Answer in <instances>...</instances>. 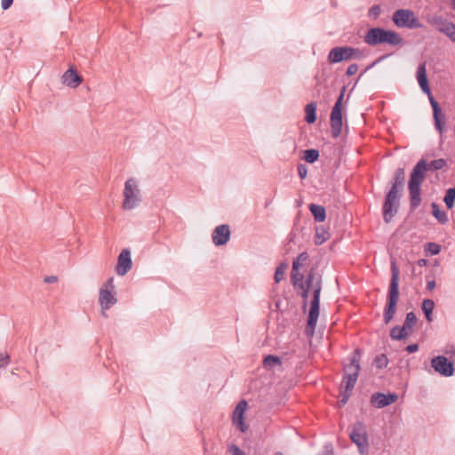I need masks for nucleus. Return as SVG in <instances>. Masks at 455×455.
Returning <instances> with one entry per match:
<instances>
[{
    "mask_svg": "<svg viewBox=\"0 0 455 455\" xmlns=\"http://www.w3.org/2000/svg\"><path fill=\"white\" fill-rule=\"evenodd\" d=\"M404 183L405 171L403 168H397L391 180V188L387 193L382 206L383 220L386 223H389L398 212Z\"/></svg>",
    "mask_w": 455,
    "mask_h": 455,
    "instance_id": "f257e3e1",
    "label": "nucleus"
},
{
    "mask_svg": "<svg viewBox=\"0 0 455 455\" xmlns=\"http://www.w3.org/2000/svg\"><path fill=\"white\" fill-rule=\"evenodd\" d=\"M427 170V163L424 159H420L411 172L408 182V190L410 209L411 212L415 211L421 204L420 188L425 180V174Z\"/></svg>",
    "mask_w": 455,
    "mask_h": 455,
    "instance_id": "f03ea898",
    "label": "nucleus"
},
{
    "mask_svg": "<svg viewBox=\"0 0 455 455\" xmlns=\"http://www.w3.org/2000/svg\"><path fill=\"white\" fill-rule=\"evenodd\" d=\"M399 269L395 261L391 262V280L387 292V301L384 308L383 320L386 324L389 323L396 312V306L399 300Z\"/></svg>",
    "mask_w": 455,
    "mask_h": 455,
    "instance_id": "7ed1b4c3",
    "label": "nucleus"
},
{
    "mask_svg": "<svg viewBox=\"0 0 455 455\" xmlns=\"http://www.w3.org/2000/svg\"><path fill=\"white\" fill-rule=\"evenodd\" d=\"M363 41L370 46H375L383 44L397 46L403 44V39L399 33L394 30H388L378 27L368 29L364 36Z\"/></svg>",
    "mask_w": 455,
    "mask_h": 455,
    "instance_id": "20e7f679",
    "label": "nucleus"
},
{
    "mask_svg": "<svg viewBox=\"0 0 455 455\" xmlns=\"http://www.w3.org/2000/svg\"><path fill=\"white\" fill-rule=\"evenodd\" d=\"M392 21L397 28L409 29L423 28V24L419 21L415 12L410 9L396 10L392 15Z\"/></svg>",
    "mask_w": 455,
    "mask_h": 455,
    "instance_id": "39448f33",
    "label": "nucleus"
},
{
    "mask_svg": "<svg viewBox=\"0 0 455 455\" xmlns=\"http://www.w3.org/2000/svg\"><path fill=\"white\" fill-rule=\"evenodd\" d=\"M140 190L137 180L134 178L128 179L124 183L123 208L132 210L140 204Z\"/></svg>",
    "mask_w": 455,
    "mask_h": 455,
    "instance_id": "423d86ee",
    "label": "nucleus"
},
{
    "mask_svg": "<svg viewBox=\"0 0 455 455\" xmlns=\"http://www.w3.org/2000/svg\"><path fill=\"white\" fill-rule=\"evenodd\" d=\"M363 57V52L358 48L351 46H337L332 48L328 54L330 63H339L344 60H359Z\"/></svg>",
    "mask_w": 455,
    "mask_h": 455,
    "instance_id": "0eeeda50",
    "label": "nucleus"
},
{
    "mask_svg": "<svg viewBox=\"0 0 455 455\" xmlns=\"http://www.w3.org/2000/svg\"><path fill=\"white\" fill-rule=\"evenodd\" d=\"M346 86H343L340 93L331 112V132L333 138H338L340 135L342 129V102Z\"/></svg>",
    "mask_w": 455,
    "mask_h": 455,
    "instance_id": "6e6552de",
    "label": "nucleus"
},
{
    "mask_svg": "<svg viewBox=\"0 0 455 455\" xmlns=\"http://www.w3.org/2000/svg\"><path fill=\"white\" fill-rule=\"evenodd\" d=\"M351 441L357 446L361 454H364L369 450V442L366 426L362 421H357L353 425L349 433Z\"/></svg>",
    "mask_w": 455,
    "mask_h": 455,
    "instance_id": "1a4fd4ad",
    "label": "nucleus"
},
{
    "mask_svg": "<svg viewBox=\"0 0 455 455\" xmlns=\"http://www.w3.org/2000/svg\"><path fill=\"white\" fill-rule=\"evenodd\" d=\"M319 309H320V297L316 293L315 296H313L310 308L307 315V326H306V334L309 337H312L315 333V330L316 327L317 320L319 317Z\"/></svg>",
    "mask_w": 455,
    "mask_h": 455,
    "instance_id": "9d476101",
    "label": "nucleus"
},
{
    "mask_svg": "<svg viewBox=\"0 0 455 455\" xmlns=\"http://www.w3.org/2000/svg\"><path fill=\"white\" fill-rule=\"evenodd\" d=\"M431 366L436 372L444 377L452 376L455 371L454 363L443 355H437L432 358Z\"/></svg>",
    "mask_w": 455,
    "mask_h": 455,
    "instance_id": "9b49d317",
    "label": "nucleus"
},
{
    "mask_svg": "<svg viewBox=\"0 0 455 455\" xmlns=\"http://www.w3.org/2000/svg\"><path fill=\"white\" fill-rule=\"evenodd\" d=\"M248 403L245 400H241L235 406L232 415V424L241 432L244 433L248 429V426L244 421V412Z\"/></svg>",
    "mask_w": 455,
    "mask_h": 455,
    "instance_id": "f8f14e48",
    "label": "nucleus"
},
{
    "mask_svg": "<svg viewBox=\"0 0 455 455\" xmlns=\"http://www.w3.org/2000/svg\"><path fill=\"white\" fill-rule=\"evenodd\" d=\"M299 287H305L313 291V296L318 294L320 297L322 291V276L312 267L307 273L305 281L299 284Z\"/></svg>",
    "mask_w": 455,
    "mask_h": 455,
    "instance_id": "ddd939ff",
    "label": "nucleus"
},
{
    "mask_svg": "<svg viewBox=\"0 0 455 455\" xmlns=\"http://www.w3.org/2000/svg\"><path fill=\"white\" fill-rule=\"evenodd\" d=\"M398 400V395L395 393H380L377 392L371 396V404L378 409L387 407Z\"/></svg>",
    "mask_w": 455,
    "mask_h": 455,
    "instance_id": "4468645a",
    "label": "nucleus"
},
{
    "mask_svg": "<svg viewBox=\"0 0 455 455\" xmlns=\"http://www.w3.org/2000/svg\"><path fill=\"white\" fill-rule=\"evenodd\" d=\"M132 261L131 257V251L129 249H124L120 252L117 259V265L116 272L118 275H124L132 268Z\"/></svg>",
    "mask_w": 455,
    "mask_h": 455,
    "instance_id": "2eb2a0df",
    "label": "nucleus"
},
{
    "mask_svg": "<svg viewBox=\"0 0 455 455\" xmlns=\"http://www.w3.org/2000/svg\"><path fill=\"white\" fill-rule=\"evenodd\" d=\"M360 369V350L356 348L350 357V363L344 366V375L358 379Z\"/></svg>",
    "mask_w": 455,
    "mask_h": 455,
    "instance_id": "dca6fc26",
    "label": "nucleus"
},
{
    "mask_svg": "<svg viewBox=\"0 0 455 455\" xmlns=\"http://www.w3.org/2000/svg\"><path fill=\"white\" fill-rule=\"evenodd\" d=\"M356 381L357 379L347 377L345 375L343 376V379L340 386L341 395L339 401V406H344L347 403L351 392L356 384Z\"/></svg>",
    "mask_w": 455,
    "mask_h": 455,
    "instance_id": "f3484780",
    "label": "nucleus"
},
{
    "mask_svg": "<svg viewBox=\"0 0 455 455\" xmlns=\"http://www.w3.org/2000/svg\"><path fill=\"white\" fill-rule=\"evenodd\" d=\"M431 107L433 109V117H434L435 129L438 131V132L442 136L444 132L445 116L443 114L441 107L437 101L432 102Z\"/></svg>",
    "mask_w": 455,
    "mask_h": 455,
    "instance_id": "a211bd4d",
    "label": "nucleus"
},
{
    "mask_svg": "<svg viewBox=\"0 0 455 455\" xmlns=\"http://www.w3.org/2000/svg\"><path fill=\"white\" fill-rule=\"evenodd\" d=\"M117 302L115 295L107 289H100L99 293V303L103 311L108 310L113 305Z\"/></svg>",
    "mask_w": 455,
    "mask_h": 455,
    "instance_id": "6ab92c4d",
    "label": "nucleus"
},
{
    "mask_svg": "<svg viewBox=\"0 0 455 455\" xmlns=\"http://www.w3.org/2000/svg\"><path fill=\"white\" fill-rule=\"evenodd\" d=\"M212 243L216 246H220L228 242V224L218 226L212 232Z\"/></svg>",
    "mask_w": 455,
    "mask_h": 455,
    "instance_id": "aec40b11",
    "label": "nucleus"
},
{
    "mask_svg": "<svg viewBox=\"0 0 455 455\" xmlns=\"http://www.w3.org/2000/svg\"><path fill=\"white\" fill-rule=\"evenodd\" d=\"M417 81L422 92L430 94V87L427 76L426 62L420 63L417 69Z\"/></svg>",
    "mask_w": 455,
    "mask_h": 455,
    "instance_id": "412c9836",
    "label": "nucleus"
},
{
    "mask_svg": "<svg viewBox=\"0 0 455 455\" xmlns=\"http://www.w3.org/2000/svg\"><path fill=\"white\" fill-rule=\"evenodd\" d=\"M62 81L70 88H76L83 79L72 68L68 69L62 76Z\"/></svg>",
    "mask_w": 455,
    "mask_h": 455,
    "instance_id": "4be33fe9",
    "label": "nucleus"
},
{
    "mask_svg": "<svg viewBox=\"0 0 455 455\" xmlns=\"http://www.w3.org/2000/svg\"><path fill=\"white\" fill-rule=\"evenodd\" d=\"M309 211L316 222H323L325 220L326 211L323 206L311 204H309Z\"/></svg>",
    "mask_w": 455,
    "mask_h": 455,
    "instance_id": "5701e85b",
    "label": "nucleus"
},
{
    "mask_svg": "<svg viewBox=\"0 0 455 455\" xmlns=\"http://www.w3.org/2000/svg\"><path fill=\"white\" fill-rule=\"evenodd\" d=\"M316 108L317 103L315 101H311L305 107V121L307 124H314L316 121Z\"/></svg>",
    "mask_w": 455,
    "mask_h": 455,
    "instance_id": "b1692460",
    "label": "nucleus"
},
{
    "mask_svg": "<svg viewBox=\"0 0 455 455\" xmlns=\"http://www.w3.org/2000/svg\"><path fill=\"white\" fill-rule=\"evenodd\" d=\"M434 307H435L434 300H432L430 299H426L423 300L422 305H421V309L425 315L426 319L428 322L433 321L432 314H433Z\"/></svg>",
    "mask_w": 455,
    "mask_h": 455,
    "instance_id": "393cba45",
    "label": "nucleus"
},
{
    "mask_svg": "<svg viewBox=\"0 0 455 455\" xmlns=\"http://www.w3.org/2000/svg\"><path fill=\"white\" fill-rule=\"evenodd\" d=\"M409 331L403 326L395 325L390 330V338L393 340H402L409 335Z\"/></svg>",
    "mask_w": 455,
    "mask_h": 455,
    "instance_id": "a878e982",
    "label": "nucleus"
},
{
    "mask_svg": "<svg viewBox=\"0 0 455 455\" xmlns=\"http://www.w3.org/2000/svg\"><path fill=\"white\" fill-rule=\"evenodd\" d=\"M330 233L323 227H317L315 228V243L321 245L330 238Z\"/></svg>",
    "mask_w": 455,
    "mask_h": 455,
    "instance_id": "bb28decb",
    "label": "nucleus"
},
{
    "mask_svg": "<svg viewBox=\"0 0 455 455\" xmlns=\"http://www.w3.org/2000/svg\"><path fill=\"white\" fill-rule=\"evenodd\" d=\"M432 213L434 217L441 223L446 224L449 221L448 216L444 211L440 210L436 203H432Z\"/></svg>",
    "mask_w": 455,
    "mask_h": 455,
    "instance_id": "cd10ccee",
    "label": "nucleus"
},
{
    "mask_svg": "<svg viewBox=\"0 0 455 455\" xmlns=\"http://www.w3.org/2000/svg\"><path fill=\"white\" fill-rule=\"evenodd\" d=\"M417 323V316L414 312H409L406 314L405 321L403 327L409 331V333L412 332L413 327Z\"/></svg>",
    "mask_w": 455,
    "mask_h": 455,
    "instance_id": "c85d7f7f",
    "label": "nucleus"
},
{
    "mask_svg": "<svg viewBox=\"0 0 455 455\" xmlns=\"http://www.w3.org/2000/svg\"><path fill=\"white\" fill-rule=\"evenodd\" d=\"M282 364L281 358L277 355H268L263 359V365L266 368H273Z\"/></svg>",
    "mask_w": 455,
    "mask_h": 455,
    "instance_id": "c756f323",
    "label": "nucleus"
},
{
    "mask_svg": "<svg viewBox=\"0 0 455 455\" xmlns=\"http://www.w3.org/2000/svg\"><path fill=\"white\" fill-rule=\"evenodd\" d=\"M319 158V151L317 149L310 148L304 151L303 159L309 164L316 162Z\"/></svg>",
    "mask_w": 455,
    "mask_h": 455,
    "instance_id": "7c9ffc66",
    "label": "nucleus"
},
{
    "mask_svg": "<svg viewBox=\"0 0 455 455\" xmlns=\"http://www.w3.org/2000/svg\"><path fill=\"white\" fill-rule=\"evenodd\" d=\"M443 201L448 209H452L455 203V189H451V188L447 189Z\"/></svg>",
    "mask_w": 455,
    "mask_h": 455,
    "instance_id": "2f4dec72",
    "label": "nucleus"
},
{
    "mask_svg": "<svg viewBox=\"0 0 455 455\" xmlns=\"http://www.w3.org/2000/svg\"><path fill=\"white\" fill-rule=\"evenodd\" d=\"M304 275L299 273V269L294 270L292 267L291 274V282L294 287H299V284L303 283Z\"/></svg>",
    "mask_w": 455,
    "mask_h": 455,
    "instance_id": "473e14b6",
    "label": "nucleus"
},
{
    "mask_svg": "<svg viewBox=\"0 0 455 455\" xmlns=\"http://www.w3.org/2000/svg\"><path fill=\"white\" fill-rule=\"evenodd\" d=\"M308 258L309 256L307 251L299 253V256L292 262V267L294 270L299 269V267L303 266L306 261H307Z\"/></svg>",
    "mask_w": 455,
    "mask_h": 455,
    "instance_id": "72a5a7b5",
    "label": "nucleus"
},
{
    "mask_svg": "<svg viewBox=\"0 0 455 455\" xmlns=\"http://www.w3.org/2000/svg\"><path fill=\"white\" fill-rule=\"evenodd\" d=\"M428 21L432 25L435 26L440 32H442V28L448 23V20L442 16H434L428 20Z\"/></svg>",
    "mask_w": 455,
    "mask_h": 455,
    "instance_id": "f704fd0d",
    "label": "nucleus"
},
{
    "mask_svg": "<svg viewBox=\"0 0 455 455\" xmlns=\"http://www.w3.org/2000/svg\"><path fill=\"white\" fill-rule=\"evenodd\" d=\"M442 33L447 36L452 42H455V24L448 21L444 28H442Z\"/></svg>",
    "mask_w": 455,
    "mask_h": 455,
    "instance_id": "c9c22d12",
    "label": "nucleus"
},
{
    "mask_svg": "<svg viewBox=\"0 0 455 455\" xmlns=\"http://www.w3.org/2000/svg\"><path fill=\"white\" fill-rule=\"evenodd\" d=\"M287 264L283 262L278 265L275 272V282L279 283L283 279L285 270L287 268Z\"/></svg>",
    "mask_w": 455,
    "mask_h": 455,
    "instance_id": "e433bc0d",
    "label": "nucleus"
},
{
    "mask_svg": "<svg viewBox=\"0 0 455 455\" xmlns=\"http://www.w3.org/2000/svg\"><path fill=\"white\" fill-rule=\"evenodd\" d=\"M446 165H447V162L443 158L433 160L430 162L429 164H427L428 170L430 169V170H434V171L441 170L443 167H445Z\"/></svg>",
    "mask_w": 455,
    "mask_h": 455,
    "instance_id": "4c0bfd02",
    "label": "nucleus"
},
{
    "mask_svg": "<svg viewBox=\"0 0 455 455\" xmlns=\"http://www.w3.org/2000/svg\"><path fill=\"white\" fill-rule=\"evenodd\" d=\"M373 363L378 369H382L387 366L388 359L385 354H381L374 358Z\"/></svg>",
    "mask_w": 455,
    "mask_h": 455,
    "instance_id": "58836bf2",
    "label": "nucleus"
},
{
    "mask_svg": "<svg viewBox=\"0 0 455 455\" xmlns=\"http://www.w3.org/2000/svg\"><path fill=\"white\" fill-rule=\"evenodd\" d=\"M425 251L430 255H437L441 251V246L436 243H427Z\"/></svg>",
    "mask_w": 455,
    "mask_h": 455,
    "instance_id": "ea45409f",
    "label": "nucleus"
},
{
    "mask_svg": "<svg viewBox=\"0 0 455 455\" xmlns=\"http://www.w3.org/2000/svg\"><path fill=\"white\" fill-rule=\"evenodd\" d=\"M380 13H381L380 6L378 4H375L369 9L368 16L372 20H376L379 17Z\"/></svg>",
    "mask_w": 455,
    "mask_h": 455,
    "instance_id": "a19ab883",
    "label": "nucleus"
},
{
    "mask_svg": "<svg viewBox=\"0 0 455 455\" xmlns=\"http://www.w3.org/2000/svg\"><path fill=\"white\" fill-rule=\"evenodd\" d=\"M298 174L300 179H305L307 175V167L304 164H299L298 165Z\"/></svg>",
    "mask_w": 455,
    "mask_h": 455,
    "instance_id": "79ce46f5",
    "label": "nucleus"
},
{
    "mask_svg": "<svg viewBox=\"0 0 455 455\" xmlns=\"http://www.w3.org/2000/svg\"><path fill=\"white\" fill-rule=\"evenodd\" d=\"M10 362L8 354H0V368H5Z\"/></svg>",
    "mask_w": 455,
    "mask_h": 455,
    "instance_id": "37998d69",
    "label": "nucleus"
},
{
    "mask_svg": "<svg viewBox=\"0 0 455 455\" xmlns=\"http://www.w3.org/2000/svg\"><path fill=\"white\" fill-rule=\"evenodd\" d=\"M358 70V65L355 63L350 64L346 71L347 76H351L355 75Z\"/></svg>",
    "mask_w": 455,
    "mask_h": 455,
    "instance_id": "c03bdc74",
    "label": "nucleus"
},
{
    "mask_svg": "<svg viewBox=\"0 0 455 455\" xmlns=\"http://www.w3.org/2000/svg\"><path fill=\"white\" fill-rule=\"evenodd\" d=\"M300 290H301V297L303 298L304 299V308H306L307 307V299H308V295H309V289L307 288H305V287H299Z\"/></svg>",
    "mask_w": 455,
    "mask_h": 455,
    "instance_id": "a18cd8bd",
    "label": "nucleus"
},
{
    "mask_svg": "<svg viewBox=\"0 0 455 455\" xmlns=\"http://www.w3.org/2000/svg\"><path fill=\"white\" fill-rule=\"evenodd\" d=\"M114 278H108L100 289H107L112 291L114 290Z\"/></svg>",
    "mask_w": 455,
    "mask_h": 455,
    "instance_id": "49530a36",
    "label": "nucleus"
},
{
    "mask_svg": "<svg viewBox=\"0 0 455 455\" xmlns=\"http://www.w3.org/2000/svg\"><path fill=\"white\" fill-rule=\"evenodd\" d=\"M229 451H232L233 455H245V453L240 450L236 445L229 446Z\"/></svg>",
    "mask_w": 455,
    "mask_h": 455,
    "instance_id": "de8ad7c7",
    "label": "nucleus"
},
{
    "mask_svg": "<svg viewBox=\"0 0 455 455\" xmlns=\"http://www.w3.org/2000/svg\"><path fill=\"white\" fill-rule=\"evenodd\" d=\"M405 350L408 353L412 354L419 350V346H418V344H410L405 347Z\"/></svg>",
    "mask_w": 455,
    "mask_h": 455,
    "instance_id": "09e8293b",
    "label": "nucleus"
},
{
    "mask_svg": "<svg viewBox=\"0 0 455 455\" xmlns=\"http://www.w3.org/2000/svg\"><path fill=\"white\" fill-rule=\"evenodd\" d=\"M12 3H13V0H2L1 6H2L3 10H7L11 7Z\"/></svg>",
    "mask_w": 455,
    "mask_h": 455,
    "instance_id": "8fccbe9b",
    "label": "nucleus"
},
{
    "mask_svg": "<svg viewBox=\"0 0 455 455\" xmlns=\"http://www.w3.org/2000/svg\"><path fill=\"white\" fill-rule=\"evenodd\" d=\"M57 281V277L54 275H50L45 277L44 282L48 283H52Z\"/></svg>",
    "mask_w": 455,
    "mask_h": 455,
    "instance_id": "3c124183",
    "label": "nucleus"
},
{
    "mask_svg": "<svg viewBox=\"0 0 455 455\" xmlns=\"http://www.w3.org/2000/svg\"><path fill=\"white\" fill-rule=\"evenodd\" d=\"M435 287V282L434 280L428 281L427 283V289L428 291H432Z\"/></svg>",
    "mask_w": 455,
    "mask_h": 455,
    "instance_id": "603ef678",
    "label": "nucleus"
},
{
    "mask_svg": "<svg viewBox=\"0 0 455 455\" xmlns=\"http://www.w3.org/2000/svg\"><path fill=\"white\" fill-rule=\"evenodd\" d=\"M450 350L446 349L445 353L451 354V355H455V346L451 345L449 347Z\"/></svg>",
    "mask_w": 455,
    "mask_h": 455,
    "instance_id": "864d4df0",
    "label": "nucleus"
},
{
    "mask_svg": "<svg viewBox=\"0 0 455 455\" xmlns=\"http://www.w3.org/2000/svg\"><path fill=\"white\" fill-rule=\"evenodd\" d=\"M417 263H418V265H419V267H423V266H426V265H427V259H419V260H418V262H417Z\"/></svg>",
    "mask_w": 455,
    "mask_h": 455,
    "instance_id": "5fc2aeb1",
    "label": "nucleus"
},
{
    "mask_svg": "<svg viewBox=\"0 0 455 455\" xmlns=\"http://www.w3.org/2000/svg\"><path fill=\"white\" fill-rule=\"evenodd\" d=\"M427 96H428V99H429L430 104H431L432 102H434V101H436V100H435V98L432 96V93H431V92H430V94H427Z\"/></svg>",
    "mask_w": 455,
    "mask_h": 455,
    "instance_id": "6e6d98bb",
    "label": "nucleus"
},
{
    "mask_svg": "<svg viewBox=\"0 0 455 455\" xmlns=\"http://www.w3.org/2000/svg\"><path fill=\"white\" fill-rule=\"evenodd\" d=\"M329 97H330V93L328 92H324L323 95V100H326L329 99Z\"/></svg>",
    "mask_w": 455,
    "mask_h": 455,
    "instance_id": "4d7b16f0",
    "label": "nucleus"
},
{
    "mask_svg": "<svg viewBox=\"0 0 455 455\" xmlns=\"http://www.w3.org/2000/svg\"><path fill=\"white\" fill-rule=\"evenodd\" d=\"M451 3H452L453 9L455 10V0H453Z\"/></svg>",
    "mask_w": 455,
    "mask_h": 455,
    "instance_id": "13d9d810",
    "label": "nucleus"
},
{
    "mask_svg": "<svg viewBox=\"0 0 455 455\" xmlns=\"http://www.w3.org/2000/svg\"><path fill=\"white\" fill-rule=\"evenodd\" d=\"M274 455H283L281 452H275Z\"/></svg>",
    "mask_w": 455,
    "mask_h": 455,
    "instance_id": "bf43d9fd",
    "label": "nucleus"
},
{
    "mask_svg": "<svg viewBox=\"0 0 455 455\" xmlns=\"http://www.w3.org/2000/svg\"><path fill=\"white\" fill-rule=\"evenodd\" d=\"M451 189H455V187L454 188H451Z\"/></svg>",
    "mask_w": 455,
    "mask_h": 455,
    "instance_id": "052dcab7",
    "label": "nucleus"
},
{
    "mask_svg": "<svg viewBox=\"0 0 455 455\" xmlns=\"http://www.w3.org/2000/svg\"><path fill=\"white\" fill-rule=\"evenodd\" d=\"M327 455H332V454H331V453H329V454H327Z\"/></svg>",
    "mask_w": 455,
    "mask_h": 455,
    "instance_id": "680f3d73",
    "label": "nucleus"
},
{
    "mask_svg": "<svg viewBox=\"0 0 455 455\" xmlns=\"http://www.w3.org/2000/svg\"><path fill=\"white\" fill-rule=\"evenodd\" d=\"M451 1L452 2L453 0H451Z\"/></svg>",
    "mask_w": 455,
    "mask_h": 455,
    "instance_id": "e2e57ef3",
    "label": "nucleus"
}]
</instances>
